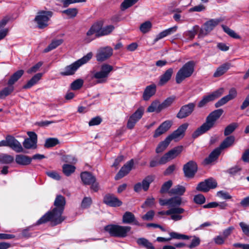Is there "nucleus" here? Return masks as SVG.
<instances>
[{"mask_svg":"<svg viewBox=\"0 0 249 249\" xmlns=\"http://www.w3.org/2000/svg\"><path fill=\"white\" fill-rule=\"evenodd\" d=\"M66 204L65 198L61 195L57 196L54 202L55 208L42 216L36 223L37 225L42 224L51 221L56 225L61 223L65 218L62 216Z\"/></svg>","mask_w":249,"mask_h":249,"instance_id":"f257e3e1","label":"nucleus"},{"mask_svg":"<svg viewBox=\"0 0 249 249\" xmlns=\"http://www.w3.org/2000/svg\"><path fill=\"white\" fill-rule=\"evenodd\" d=\"M223 113V110L222 109H218L212 112L207 117L205 122L193 133V138H196L213 127L216 121L219 118Z\"/></svg>","mask_w":249,"mask_h":249,"instance_id":"f03ea898","label":"nucleus"},{"mask_svg":"<svg viewBox=\"0 0 249 249\" xmlns=\"http://www.w3.org/2000/svg\"><path fill=\"white\" fill-rule=\"evenodd\" d=\"M104 230L112 237L125 238L129 235L131 227L118 224H109L106 226Z\"/></svg>","mask_w":249,"mask_h":249,"instance_id":"7ed1b4c3","label":"nucleus"},{"mask_svg":"<svg viewBox=\"0 0 249 249\" xmlns=\"http://www.w3.org/2000/svg\"><path fill=\"white\" fill-rule=\"evenodd\" d=\"M92 56V53H87L81 59H78L71 65L66 66L64 71L60 72V74L62 76L73 75L80 66L88 62Z\"/></svg>","mask_w":249,"mask_h":249,"instance_id":"20e7f679","label":"nucleus"},{"mask_svg":"<svg viewBox=\"0 0 249 249\" xmlns=\"http://www.w3.org/2000/svg\"><path fill=\"white\" fill-rule=\"evenodd\" d=\"M195 65V63L193 61H190L185 63L177 73V83L180 84L186 78L190 77L194 71Z\"/></svg>","mask_w":249,"mask_h":249,"instance_id":"39448f33","label":"nucleus"},{"mask_svg":"<svg viewBox=\"0 0 249 249\" xmlns=\"http://www.w3.org/2000/svg\"><path fill=\"white\" fill-rule=\"evenodd\" d=\"M112 66L104 64L101 67L100 71L93 72L92 78L97 80L96 83L101 84L107 82L109 73L113 70Z\"/></svg>","mask_w":249,"mask_h":249,"instance_id":"423d86ee","label":"nucleus"},{"mask_svg":"<svg viewBox=\"0 0 249 249\" xmlns=\"http://www.w3.org/2000/svg\"><path fill=\"white\" fill-rule=\"evenodd\" d=\"M181 203V198L172 196V220L177 221L182 218V214L184 213L185 210L179 207Z\"/></svg>","mask_w":249,"mask_h":249,"instance_id":"0eeeda50","label":"nucleus"},{"mask_svg":"<svg viewBox=\"0 0 249 249\" xmlns=\"http://www.w3.org/2000/svg\"><path fill=\"white\" fill-rule=\"evenodd\" d=\"M221 18L211 19L205 22L203 27L200 28L198 34V37H203L211 32L220 22L222 21Z\"/></svg>","mask_w":249,"mask_h":249,"instance_id":"6e6552de","label":"nucleus"},{"mask_svg":"<svg viewBox=\"0 0 249 249\" xmlns=\"http://www.w3.org/2000/svg\"><path fill=\"white\" fill-rule=\"evenodd\" d=\"M53 16V12L49 11H41L38 12L35 18L39 28L42 29L48 26V21Z\"/></svg>","mask_w":249,"mask_h":249,"instance_id":"1a4fd4ad","label":"nucleus"},{"mask_svg":"<svg viewBox=\"0 0 249 249\" xmlns=\"http://www.w3.org/2000/svg\"><path fill=\"white\" fill-rule=\"evenodd\" d=\"M224 91V89L223 88H220L213 93L204 96L202 100L198 103V107L200 108L202 107L209 102L213 101L215 99L219 97L223 94Z\"/></svg>","mask_w":249,"mask_h":249,"instance_id":"9d476101","label":"nucleus"},{"mask_svg":"<svg viewBox=\"0 0 249 249\" xmlns=\"http://www.w3.org/2000/svg\"><path fill=\"white\" fill-rule=\"evenodd\" d=\"M113 49L109 46L100 48L96 54V58L97 61L103 62L109 58L113 54Z\"/></svg>","mask_w":249,"mask_h":249,"instance_id":"9b49d317","label":"nucleus"},{"mask_svg":"<svg viewBox=\"0 0 249 249\" xmlns=\"http://www.w3.org/2000/svg\"><path fill=\"white\" fill-rule=\"evenodd\" d=\"M144 110L143 107H140L130 116L127 123V127L128 129H132L134 127L137 122L142 117Z\"/></svg>","mask_w":249,"mask_h":249,"instance_id":"f8f14e48","label":"nucleus"},{"mask_svg":"<svg viewBox=\"0 0 249 249\" xmlns=\"http://www.w3.org/2000/svg\"><path fill=\"white\" fill-rule=\"evenodd\" d=\"M29 138L25 139L23 142V146L26 149H36L37 147V135L34 132H28Z\"/></svg>","mask_w":249,"mask_h":249,"instance_id":"ddd939ff","label":"nucleus"},{"mask_svg":"<svg viewBox=\"0 0 249 249\" xmlns=\"http://www.w3.org/2000/svg\"><path fill=\"white\" fill-rule=\"evenodd\" d=\"M197 170V166L194 161H189L184 165L183 171L185 176L187 178H193Z\"/></svg>","mask_w":249,"mask_h":249,"instance_id":"4468645a","label":"nucleus"},{"mask_svg":"<svg viewBox=\"0 0 249 249\" xmlns=\"http://www.w3.org/2000/svg\"><path fill=\"white\" fill-rule=\"evenodd\" d=\"M195 104L191 103L182 106L177 114V117L179 119H183L189 116L194 111Z\"/></svg>","mask_w":249,"mask_h":249,"instance_id":"2eb2a0df","label":"nucleus"},{"mask_svg":"<svg viewBox=\"0 0 249 249\" xmlns=\"http://www.w3.org/2000/svg\"><path fill=\"white\" fill-rule=\"evenodd\" d=\"M133 165L134 161L132 159L127 162L116 174L115 177V179L116 180H118L127 175L131 170Z\"/></svg>","mask_w":249,"mask_h":249,"instance_id":"dca6fc26","label":"nucleus"},{"mask_svg":"<svg viewBox=\"0 0 249 249\" xmlns=\"http://www.w3.org/2000/svg\"><path fill=\"white\" fill-rule=\"evenodd\" d=\"M104 202L110 207H119L122 204V202L113 194L106 195L103 199Z\"/></svg>","mask_w":249,"mask_h":249,"instance_id":"f3484780","label":"nucleus"},{"mask_svg":"<svg viewBox=\"0 0 249 249\" xmlns=\"http://www.w3.org/2000/svg\"><path fill=\"white\" fill-rule=\"evenodd\" d=\"M188 125V123L183 124L176 130L172 132V140L178 141L182 139Z\"/></svg>","mask_w":249,"mask_h":249,"instance_id":"a211bd4d","label":"nucleus"},{"mask_svg":"<svg viewBox=\"0 0 249 249\" xmlns=\"http://www.w3.org/2000/svg\"><path fill=\"white\" fill-rule=\"evenodd\" d=\"M8 144L9 147L11 148L13 150L17 153L24 152V149L21 143L14 137L8 136Z\"/></svg>","mask_w":249,"mask_h":249,"instance_id":"6ab92c4d","label":"nucleus"},{"mask_svg":"<svg viewBox=\"0 0 249 249\" xmlns=\"http://www.w3.org/2000/svg\"><path fill=\"white\" fill-rule=\"evenodd\" d=\"M8 144L9 147L11 148L13 150L17 153L24 152V149L21 143L14 137L8 136Z\"/></svg>","mask_w":249,"mask_h":249,"instance_id":"aec40b11","label":"nucleus"},{"mask_svg":"<svg viewBox=\"0 0 249 249\" xmlns=\"http://www.w3.org/2000/svg\"><path fill=\"white\" fill-rule=\"evenodd\" d=\"M171 127V123L169 121L163 122L155 131L154 138H158L166 132Z\"/></svg>","mask_w":249,"mask_h":249,"instance_id":"412c9836","label":"nucleus"},{"mask_svg":"<svg viewBox=\"0 0 249 249\" xmlns=\"http://www.w3.org/2000/svg\"><path fill=\"white\" fill-rule=\"evenodd\" d=\"M100 28V25L98 24V22L94 23L91 26L86 34V37L85 38V40L86 41V42H90L94 39V38H91V36L94 34H95L96 37H99L98 34Z\"/></svg>","mask_w":249,"mask_h":249,"instance_id":"4be33fe9","label":"nucleus"},{"mask_svg":"<svg viewBox=\"0 0 249 249\" xmlns=\"http://www.w3.org/2000/svg\"><path fill=\"white\" fill-rule=\"evenodd\" d=\"M122 221L124 224L133 223L137 226H141V224L136 219L134 214L130 212H126L123 216Z\"/></svg>","mask_w":249,"mask_h":249,"instance_id":"5701e85b","label":"nucleus"},{"mask_svg":"<svg viewBox=\"0 0 249 249\" xmlns=\"http://www.w3.org/2000/svg\"><path fill=\"white\" fill-rule=\"evenodd\" d=\"M156 91V86L153 84L147 86L143 93L142 97L144 100H148L152 96H153Z\"/></svg>","mask_w":249,"mask_h":249,"instance_id":"b1692460","label":"nucleus"},{"mask_svg":"<svg viewBox=\"0 0 249 249\" xmlns=\"http://www.w3.org/2000/svg\"><path fill=\"white\" fill-rule=\"evenodd\" d=\"M221 150L218 147L213 150L209 157L206 158L204 160V164L208 165L215 161L221 153Z\"/></svg>","mask_w":249,"mask_h":249,"instance_id":"393cba45","label":"nucleus"},{"mask_svg":"<svg viewBox=\"0 0 249 249\" xmlns=\"http://www.w3.org/2000/svg\"><path fill=\"white\" fill-rule=\"evenodd\" d=\"M32 160V159L30 157L22 154L17 155L16 156L15 159L16 162L18 164L22 165H27L30 164Z\"/></svg>","mask_w":249,"mask_h":249,"instance_id":"a878e982","label":"nucleus"},{"mask_svg":"<svg viewBox=\"0 0 249 249\" xmlns=\"http://www.w3.org/2000/svg\"><path fill=\"white\" fill-rule=\"evenodd\" d=\"M98 23L100 25L98 34L99 37L107 36L110 34L114 29V26L112 25H108L103 28V23L101 22H98Z\"/></svg>","mask_w":249,"mask_h":249,"instance_id":"bb28decb","label":"nucleus"},{"mask_svg":"<svg viewBox=\"0 0 249 249\" xmlns=\"http://www.w3.org/2000/svg\"><path fill=\"white\" fill-rule=\"evenodd\" d=\"M81 178L84 184L86 185H90L96 180L95 177L88 172H82L81 174Z\"/></svg>","mask_w":249,"mask_h":249,"instance_id":"cd10ccee","label":"nucleus"},{"mask_svg":"<svg viewBox=\"0 0 249 249\" xmlns=\"http://www.w3.org/2000/svg\"><path fill=\"white\" fill-rule=\"evenodd\" d=\"M171 142V134L168 136V137L163 141L159 143L156 149L157 153H160L163 152L169 145Z\"/></svg>","mask_w":249,"mask_h":249,"instance_id":"c85d7f7f","label":"nucleus"},{"mask_svg":"<svg viewBox=\"0 0 249 249\" xmlns=\"http://www.w3.org/2000/svg\"><path fill=\"white\" fill-rule=\"evenodd\" d=\"M159 203L161 206H168L169 210L166 211H161L159 213L160 214H166L170 215L171 214V198L166 199H160Z\"/></svg>","mask_w":249,"mask_h":249,"instance_id":"c756f323","label":"nucleus"},{"mask_svg":"<svg viewBox=\"0 0 249 249\" xmlns=\"http://www.w3.org/2000/svg\"><path fill=\"white\" fill-rule=\"evenodd\" d=\"M42 76V74L41 73H38L35 74L27 83L23 86V89H30L34 85L36 84L38 81L41 79Z\"/></svg>","mask_w":249,"mask_h":249,"instance_id":"7c9ffc66","label":"nucleus"},{"mask_svg":"<svg viewBox=\"0 0 249 249\" xmlns=\"http://www.w3.org/2000/svg\"><path fill=\"white\" fill-rule=\"evenodd\" d=\"M235 141V137L233 136L227 137L221 143L219 148L221 150L232 146Z\"/></svg>","mask_w":249,"mask_h":249,"instance_id":"2f4dec72","label":"nucleus"},{"mask_svg":"<svg viewBox=\"0 0 249 249\" xmlns=\"http://www.w3.org/2000/svg\"><path fill=\"white\" fill-rule=\"evenodd\" d=\"M24 71L20 70L12 75L8 81V85H13L23 74Z\"/></svg>","mask_w":249,"mask_h":249,"instance_id":"473e14b6","label":"nucleus"},{"mask_svg":"<svg viewBox=\"0 0 249 249\" xmlns=\"http://www.w3.org/2000/svg\"><path fill=\"white\" fill-rule=\"evenodd\" d=\"M171 78V68L168 69L160 77L159 85L163 86Z\"/></svg>","mask_w":249,"mask_h":249,"instance_id":"72a5a7b5","label":"nucleus"},{"mask_svg":"<svg viewBox=\"0 0 249 249\" xmlns=\"http://www.w3.org/2000/svg\"><path fill=\"white\" fill-rule=\"evenodd\" d=\"M155 178V176L154 175H149L145 178L141 183L142 189L145 191H147L150 183L154 180Z\"/></svg>","mask_w":249,"mask_h":249,"instance_id":"f704fd0d","label":"nucleus"},{"mask_svg":"<svg viewBox=\"0 0 249 249\" xmlns=\"http://www.w3.org/2000/svg\"><path fill=\"white\" fill-rule=\"evenodd\" d=\"M230 64L229 63H225L218 67L215 72L213 74V76L215 77H219L225 73L230 68Z\"/></svg>","mask_w":249,"mask_h":249,"instance_id":"c9c22d12","label":"nucleus"},{"mask_svg":"<svg viewBox=\"0 0 249 249\" xmlns=\"http://www.w3.org/2000/svg\"><path fill=\"white\" fill-rule=\"evenodd\" d=\"M8 20L4 18L0 21V40L4 38L7 35L8 30L6 28L2 29V28L6 24Z\"/></svg>","mask_w":249,"mask_h":249,"instance_id":"e433bc0d","label":"nucleus"},{"mask_svg":"<svg viewBox=\"0 0 249 249\" xmlns=\"http://www.w3.org/2000/svg\"><path fill=\"white\" fill-rule=\"evenodd\" d=\"M185 187L182 185H177L172 188V196L177 195L176 196H179L181 198V196L183 195L185 192Z\"/></svg>","mask_w":249,"mask_h":249,"instance_id":"4c0bfd02","label":"nucleus"},{"mask_svg":"<svg viewBox=\"0 0 249 249\" xmlns=\"http://www.w3.org/2000/svg\"><path fill=\"white\" fill-rule=\"evenodd\" d=\"M137 243L138 245L143 246L147 249H155L152 244L144 238L138 239Z\"/></svg>","mask_w":249,"mask_h":249,"instance_id":"58836bf2","label":"nucleus"},{"mask_svg":"<svg viewBox=\"0 0 249 249\" xmlns=\"http://www.w3.org/2000/svg\"><path fill=\"white\" fill-rule=\"evenodd\" d=\"M63 43V40L61 39L53 40L49 45L44 50V52L47 53L50 51L55 49L57 47Z\"/></svg>","mask_w":249,"mask_h":249,"instance_id":"ea45409f","label":"nucleus"},{"mask_svg":"<svg viewBox=\"0 0 249 249\" xmlns=\"http://www.w3.org/2000/svg\"><path fill=\"white\" fill-rule=\"evenodd\" d=\"M13 85H8V87L4 88L0 91V98L3 99L9 95L14 90Z\"/></svg>","mask_w":249,"mask_h":249,"instance_id":"a19ab883","label":"nucleus"},{"mask_svg":"<svg viewBox=\"0 0 249 249\" xmlns=\"http://www.w3.org/2000/svg\"><path fill=\"white\" fill-rule=\"evenodd\" d=\"M58 143L59 141L57 138H50L46 140L44 147L48 148L53 147Z\"/></svg>","mask_w":249,"mask_h":249,"instance_id":"79ce46f5","label":"nucleus"},{"mask_svg":"<svg viewBox=\"0 0 249 249\" xmlns=\"http://www.w3.org/2000/svg\"><path fill=\"white\" fill-rule=\"evenodd\" d=\"M62 13L66 14L70 18H73L76 16L78 14V9L76 8H68L63 11Z\"/></svg>","mask_w":249,"mask_h":249,"instance_id":"37998d69","label":"nucleus"},{"mask_svg":"<svg viewBox=\"0 0 249 249\" xmlns=\"http://www.w3.org/2000/svg\"><path fill=\"white\" fill-rule=\"evenodd\" d=\"M222 28L224 31L231 37L234 38H240V36L238 35L233 30L231 29L229 27L224 25H222Z\"/></svg>","mask_w":249,"mask_h":249,"instance_id":"c03bdc74","label":"nucleus"},{"mask_svg":"<svg viewBox=\"0 0 249 249\" xmlns=\"http://www.w3.org/2000/svg\"><path fill=\"white\" fill-rule=\"evenodd\" d=\"M152 28V23L149 21H146L142 23L140 27V31L143 34L148 32Z\"/></svg>","mask_w":249,"mask_h":249,"instance_id":"a18cd8bd","label":"nucleus"},{"mask_svg":"<svg viewBox=\"0 0 249 249\" xmlns=\"http://www.w3.org/2000/svg\"><path fill=\"white\" fill-rule=\"evenodd\" d=\"M171 160V150L165 153L159 161V164H165Z\"/></svg>","mask_w":249,"mask_h":249,"instance_id":"49530a36","label":"nucleus"},{"mask_svg":"<svg viewBox=\"0 0 249 249\" xmlns=\"http://www.w3.org/2000/svg\"><path fill=\"white\" fill-rule=\"evenodd\" d=\"M75 167L71 165L64 164L63 166V173L67 176L74 172Z\"/></svg>","mask_w":249,"mask_h":249,"instance_id":"de8ad7c7","label":"nucleus"},{"mask_svg":"<svg viewBox=\"0 0 249 249\" xmlns=\"http://www.w3.org/2000/svg\"><path fill=\"white\" fill-rule=\"evenodd\" d=\"M159 102L157 101H155L153 102L150 106L148 107L147 108V111L148 112H153L154 111H156L157 112H159L160 111H159Z\"/></svg>","mask_w":249,"mask_h":249,"instance_id":"09e8293b","label":"nucleus"},{"mask_svg":"<svg viewBox=\"0 0 249 249\" xmlns=\"http://www.w3.org/2000/svg\"><path fill=\"white\" fill-rule=\"evenodd\" d=\"M237 127L236 123H232L228 125L225 129L224 135L228 136L232 133Z\"/></svg>","mask_w":249,"mask_h":249,"instance_id":"8fccbe9b","label":"nucleus"},{"mask_svg":"<svg viewBox=\"0 0 249 249\" xmlns=\"http://www.w3.org/2000/svg\"><path fill=\"white\" fill-rule=\"evenodd\" d=\"M83 85V81L82 79H77L74 81L71 85V88L72 90L80 89Z\"/></svg>","mask_w":249,"mask_h":249,"instance_id":"3c124183","label":"nucleus"},{"mask_svg":"<svg viewBox=\"0 0 249 249\" xmlns=\"http://www.w3.org/2000/svg\"><path fill=\"white\" fill-rule=\"evenodd\" d=\"M207 182V180L206 179L204 181L200 182L196 187L197 190L204 192L209 191Z\"/></svg>","mask_w":249,"mask_h":249,"instance_id":"603ef678","label":"nucleus"},{"mask_svg":"<svg viewBox=\"0 0 249 249\" xmlns=\"http://www.w3.org/2000/svg\"><path fill=\"white\" fill-rule=\"evenodd\" d=\"M171 32V28H169L167 30H165L161 32L154 39V43H156L157 41H158L160 39H161V38H163L164 37L167 36V35H169Z\"/></svg>","mask_w":249,"mask_h":249,"instance_id":"864d4df0","label":"nucleus"},{"mask_svg":"<svg viewBox=\"0 0 249 249\" xmlns=\"http://www.w3.org/2000/svg\"><path fill=\"white\" fill-rule=\"evenodd\" d=\"M0 161L3 163H10L14 161V157L9 155H3L0 158Z\"/></svg>","mask_w":249,"mask_h":249,"instance_id":"5fc2aeb1","label":"nucleus"},{"mask_svg":"<svg viewBox=\"0 0 249 249\" xmlns=\"http://www.w3.org/2000/svg\"><path fill=\"white\" fill-rule=\"evenodd\" d=\"M239 224L244 234L247 236H249V224H247L244 222H241Z\"/></svg>","mask_w":249,"mask_h":249,"instance_id":"6e6d98bb","label":"nucleus"},{"mask_svg":"<svg viewBox=\"0 0 249 249\" xmlns=\"http://www.w3.org/2000/svg\"><path fill=\"white\" fill-rule=\"evenodd\" d=\"M139 0H124L121 4L122 9H126L136 3Z\"/></svg>","mask_w":249,"mask_h":249,"instance_id":"4d7b16f0","label":"nucleus"},{"mask_svg":"<svg viewBox=\"0 0 249 249\" xmlns=\"http://www.w3.org/2000/svg\"><path fill=\"white\" fill-rule=\"evenodd\" d=\"M171 187V180H168L163 184L160 190L161 194L167 193Z\"/></svg>","mask_w":249,"mask_h":249,"instance_id":"13d9d810","label":"nucleus"},{"mask_svg":"<svg viewBox=\"0 0 249 249\" xmlns=\"http://www.w3.org/2000/svg\"><path fill=\"white\" fill-rule=\"evenodd\" d=\"M92 203L91 198L89 197H85L81 204V206L82 208L86 209L89 208Z\"/></svg>","mask_w":249,"mask_h":249,"instance_id":"bf43d9fd","label":"nucleus"},{"mask_svg":"<svg viewBox=\"0 0 249 249\" xmlns=\"http://www.w3.org/2000/svg\"><path fill=\"white\" fill-rule=\"evenodd\" d=\"M102 121V119L101 117L100 116H96L94 117L91 119V120L89 122V126H94L99 125L101 124Z\"/></svg>","mask_w":249,"mask_h":249,"instance_id":"052dcab7","label":"nucleus"},{"mask_svg":"<svg viewBox=\"0 0 249 249\" xmlns=\"http://www.w3.org/2000/svg\"><path fill=\"white\" fill-rule=\"evenodd\" d=\"M182 150V146H178L172 148V159L178 157L181 153Z\"/></svg>","mask_w":249,"mask_h":249,"instance_id":"680f3d73","label":"nucleus"},{"mask_svg":"<svg viewBox=\"0 0 249 249\" xmlns=\"http://www.w3.org/2000/svg\"><path fill=\"white\" fill-rule=\"evenodd\" d=\"M230 100H231L227 95L225 96L215 104V107L216 108L225 105Z\"/></svg>","mask_w":249,"mask_h":249,"instance_id":"e2e57ef3","label":"nucleus"},{"mask_svg":"<svg viewBox=\"0 0 249 249\" xmlns=\"http://www.w3.org/2000/svg\"><path fill=\"white\" fill-rule=\"evenodd\" d=\"M200 28L198 26L194 27L193 30L190 31L187 33V36L190 39L193 38L197 33L200 32Z\"/></svg>","mask_w":249,"mask_h":249,"instance_id":"0e129e2a","label":"nucleus"},{"mask_svg":"<svg viewBox=\"0 0 249 249\" xmlns=\"http://www.w3.org/2000/svg\"><path fill=\"white\" fill-rule=\"evenodd\" d=\"M171 105V98H168L163 102L159 105V111H161L162 109H164Z\"/></svg>","mask_w":249,"mask_h":249,"instance_id":"69168bd1","label":"nucleus"},{"mask_svg":"<svg viewBox=\"0 0 249 249\" xmlns=\"http://www.w3.org/2000/svg\"><path fill=\"white\" fill-rule=\"evenodd\" d=\"M194 201L196 204H202L205 202V198L203 195L199 194L194 196Z\"/></svg>","mask_w":249,"mask_h":249,"instance_id":"338daca9","label":"nucleus"},{"mask_svg":"<svg viewBox=\"0 0 249 249\" xmlns=\"http://www.w3.org/2000/svg\"><path fill=\"white\" fill-rule=\"evenodd\" d=\"M155 199L153 197H149L146 199L144 203L142 206V207L144 208L146 207H151L154 205Z\"/></svg>","mask_w":249,"mask_h":249,"instance_id":"774afa93","label":"nucleus"}]
</instances>
